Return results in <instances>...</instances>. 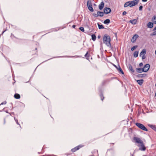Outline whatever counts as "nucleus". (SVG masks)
<instances>
[{
    "mask_svg": "<svg viewBox=\"0 0 156 156\" xmlns=\"http://www.w3.org/2000/svg\"><path fill=\"white\" fill-rule=\"evenodd\" d=\"M133 140L135 141V143L138 144L137 146L139 147V150L141 151H145L146 148L145 146L143 141L139 138L134 137Z\"/></svg>",
    "mask_w": 156,
    "mask_h": 156,
    "instance_id": "f257e3e1",
    "label": "nucleus"
},
{
    "mask_svg": "<svg viewBox=\"0 0 156 156\" xmlns=\"http://www.w3.org/2000/svg\"><path fill=\"white\" fill-rule=\"evenodd\" d=\"M103 41L104 43L107 46H111V39L110 37L107 34H105L103 37Z\"/></svg>",
    "mask_w": 156,
    "mask_h": 156,
    "instance_id": "f03ea898",
    "label": "nucleus"
},
{
    "mask_svg": "<svg viewBox=\"0 0 156 156\" xmlns=\"http://www.w3.org/2000/svg\"><path fill=\"white\" fill-rule=\"evenodd\" d=\"M136 125L139 128L144 131H147V129L142 124L139 123H136Z\"/></svg>",
    "mask_w": 156,
    "mask_h": 156,
    "instance_id": "7ed1b4c3",
    "label": "nucleus"
},
{
    "mask_svg": "<svg viewBox=\"0 0 156 156\" xmlns=\"http://www.w3.org/2000/svg\"><path fill=\"white\" fill-rule=\"evenodd\" d=\"M87 6L88 9L91 12L94 11L91 1L90 0H88L87 2Z\"/></svg>",
    "mask_w": 156,
    "mask_h": 156,
    "instance_id": "20e7f679",
    "label": "nucleus"
},
{
    "mask_svg": "<svg viewBox=\"0 0 156 156\" xmlns=\"http://www.w3.org/2000/svg\"><path fill=\"white\" fill-rule=\"evenodd\" d=\"M139 1V0H134L132 1H129L130 7H132L137 5Z\"/></svg>",
    "mask_w": 156,
    "mask_h": 156,
    "instance_id": "39448f33",
    "label": "nucleus"
},
{
    "mask_svg": "<svg viewBox=\"0 0 156 156\" xmlns=\"http://www.w3.org/2000/svg\"><path fill=\"white\" fill-rule=\"evenodd\" d=\"M146 52V50L144 49L142 50L140 53V57H142V59H144L146 58V56H145Z\"/></svg>",
    "mask_w": 156,
    "mask_h": 156,
    "instance_id": "423d86ee",
    "label": "nucleus"
},
{
    "mask_svg": "<svg viewBox=\"0 0 156 156\" xmlns=\"http://www.w3.org/2000/svg\"><path fill=\"white\" fill-rule=\"evenodd\" d=\"M150 65L148 64H146L144 66V67L143 69L144 70V72H147L149 69L150 68Z\"/></svg>",
    "mask_w": 156,
    "mask_h": 156,
    "instance_id": "0eeeda50",
    "label": "nucleus"
},
{
    "mask_svg": "<svg viewBox=\"0 0 156 156\" xmlns=\"http://www.w3.org/2000/svg\"><path fill=\"white\" fill-rule=\"evenodd\" d=\"M104 13L107 14L110 12L111 9L109 8L106 7L104 9Z\"/></svg>",
    "mask_w": 156,
    "mask_h": 156,
    "instance_id": "6e6552de",
    "label": "nucleus"
},
{
    "mask_svg": "<svg viewBox=\"0 0 156 156\" xmlns=\"http://www.w3.org/2000/svg\"><path fill=\"white\" fill-rule=\"evenodd\" d=\"M82 147V146L81 145H79L74 148H73L71 150V151L73 152H74L76 150H79L80 148Z\"/></svg>",
    "mask_w": 156,
    "mask_h": 156,
    "instance_id": "1a4fd4ad",
    "label": "nucleus"
},
{
    "mask_svg": "<svg viewBox=\"0 0 156 156\" xmlns=\"http://www.w3.org/2000/svg\"><path fill=\"white\" fill-rule=\"evenodd\" d=\"M138 37V35L135 34L131 39V41L133 43L135 42Z\"/></svg>",
    "mask_w": 156,
    "mask_h": 156,
    "instance_id": "9d476101",
    "label": "nucleus"
},
{
    "mask_svg": "<svg viewBox=\"0 0 156 156\" xmlns=\"http://www.w3.org/2000/svg\"><path fill=\"white\" fill-rule=\"evenodd\" d=\"M137 21V20L136 19L130 20H129V22L133 25L136 24V23Z\"/></svg>",
    "mask_w": 156,
    "mask_h": 156,
    "instance_id": "9b49d317",
    "label": "nucleus"
},
{
    "mask_svg": "<svg viewBox=\"0 0 156 156\" xmlns=\"http://www.w3.org/2000/svg\"><path fill=\"white\" fill-rule=\"evenodd\" d=\"M136 72L138 73H141L143 72H144V70L143 68H138L136 69Z\"/></svg>",
    "mask_w": 156,
    "mask_h": 156,
    "instance_id": "f8f14e48",
    "label": "nucleus"
},
{
    "mask_svg": "<svg viewBox=\"0 0 156 156\" xmlns=\"http://www.w3.org/2000/svg\"><path fill=\"white\" fill-rule=\"evenodd\" d=\"M104 3L103 2H101L100 4L99 5V9L101 10L103 8L104 6Z\"/></svg>",
    "mask_w": 156,
    "mask_h": 156,
    "instance_id": "ddd939ff",
    "label": "nucleus"
},
{
    "mask_svg": "<svg viewBox=\"0 0 156 156\" xmlns=\"http://www.w3.org/2000/svg\"><path fill=\"white\" fill-rule=\"evenodd\" d=\"M148 126L154 131H156V127L155 125L149 124Z\"/></svg>",
    "mask_w": 156,
    "mask_h": 156,
    "instance_id": "4468645a",
    "label": "nucleus"
},
{
    "mask_svg": "<svg viewBox=\"0 0 156 156\" xmlns=\"http://www.w3.org/2000/svg\"><path fill=\"white\" fill-rule=\"evenodd\" d=\"M147 26L148 28H152L153 27V24L151 22H149L147 23Z\"/></svg>",
    "mask_w": 156,
    "mask_h": 156,
    "instance_id": "2eb2a0df",
    "label": "nucleus"
},
{
    "mask_svg": "<svg viewBox=\"0 0 156 156\" xmlns=\"http://www.w3.org/2000/svg\"><path fill=\"white\" fill-rule=\"evenodd\" d=\"M98 16H103L104 14V12H102L98 11L97 12Z\"/></svg>",
    "mask_w": 156,
    "mask_h": 156,
    "instance_id": "dca6fc26",
    "label": "nucleus"
},
{
    "mask_svg": "<svg viewBox=\"0 0 156 156\" xmlns=\"http://www.w3.org/2000/svg\"><path fill=\"white\" fill-rule=\"evenodd\" d=\"M14 97L15 98L17 99H19L20 98V95L18 94H15L14 95Z\"/></svg>",
    "mask_w": 156,
    "mask_h": 156,
    "instance_id": "f3484780",
    "label": "nucleus"
},
{
    "mask_svg": "<svg viewBox=\"0 0 156 156\" xmlns=\"http://www.w3.org/2000/svg\"><path fill=\"white\" fill-rule=\"evenodd\" d=\"M128 6H130L129 1L126 2L124 5V7H126Z\"/></svg>",
    "mask_w": 156,
    "mask_h": 156,
    "instance_id": "a211bd4d",
    "label": "nucleus"
},
{
    "mask_svg": "<svg viewBox=\"0 0 156 156\" xmlns=\"http://www.w3.org/2000/svg\"><path fill=\"white\" fill-rule=\"evenodd\" d=\"M152 21L154 24H156V16H154L153 17Z\"/></svg>",
    "mask_w": 156,
    "mask_h": 156,
    "instance_id": "6ab92c4d",
    "label": "nucleus"
},
{
    "mask_svg": "<svg viewBox=\"0 0 156 156\" xmlns=\"http://www.w3.org/2000/svg\"><path fill=\"white\" fill-rule=\"evenodd\" d=\"M138 51H135L133 53V56L135 57H137L138 55Z\"/></svg>",
    "mask_w": 156,
    "mask_h": 156,
    "instance_id": "aec40b11",
    "label": "nucleus"
},
{
    "mask_svg": "<svg viewBox=\"0 0 156 156\" xmlns=\"http://www.w3.org/2000/svg\"><path fill=\"white\" fill-rule=\"evenodd\" d=\"M129 70L133 73H134V70L133 69L131 65H129Z\"/></svg>",
    "mask_w": 156,
    "mask_h": 156,
    "instance_id": "412c9836",
    "label": "nucleus"
},
{
    "mask_svg": "<svg viewBox=\"0 0 156 156\" xmlns=\"http://www.w3.org/2000/svg\"><path fill=\"white\" fill-rule=\"evenodd\" d=\"M137 82L138 84L141 85L143 83V80H137Z\"/></svg>",
    "mask_w": 156,
    "mask_h": 156,
    "instance_id": "4be33fe9",
    "label": "nucleus"
},
{
    "mask_svg": "<svg viewBox=\"0 0 156 156\" xmlns=\"http://www.w3.org/2000/svg\"><path fill=\"white\" fill-rule=\"evenodd\" d=\"M110 22V20L108 19H107L105 20L104 21V24H107L109 23Z\"/></svg>",
    "mask_w": 156,
    "mask_h": 156,
    "instance_id": "5701e85b",
    "label": "nucleus"
},
{
    "mask_svg": "<svg viewBox=\"0 0 156 156\" xmlns=\"http://www.w3.org/2000/svg\"><path fill=\"white\" fill-rule=\"evenodd\" d=\"M92 37V39L94 41H95V40L96 39V37L95 34H93L92 35H91Z\"/></svg>",
    "mask_w": 156,
    "mask_h": 156,
    "instance_id": "b1692460",
    "label": "nucleus"
},
{
    "mask_svg": "<svg viewBox=\"0 0 156 156\" xmlns=\"http://www.w3.org/2000/svg\"><path fill=\"white\" fill-rule=\"evenodd\" d=\"M98 28L99 29H104V28L102 25H100L99 23H98Z\"/></svg>",
    "mask_w": 156,
    "mask_h": 156,
    "instance_id": "393cba45",
    "label": "nucleus"
},
{
    "mask_svg": "<svg viewBox=\"0 0 156 156\" xmlns=\"http://www.w3.org/2000/svg\"><path fill=\"white\" fill-rule=\"evenodd\" d=\"M118 70L122 74H124L123 71L122 70V69L119 66V68L118 69Z\"/></svg>",
    "mask_w": 156,
    "mask_h": 156,
    "instance_id": "a878e982",
    "label": "nucleus"
},
{
    "mask_svg": "<svg viewBox=\"0 0 156 156\" xmlns=\"http://www.w3.org/2000/svg\"><path fill=\"white\" fill-rule=\"evenodd\" d=\"M137 47V46L136 45L133 46L131 48V51H133Z\"/></svg>",
    "mask_w": 156,
    "mask_h": 156,
    "instance_id": "bb28decb",
    "label": "nucleus"
},
{
    "mask_svg": "<svg viewBox=\"0 0 156 156\" xmlns=\"http://www.w3.org/2000/svg\"><path fill=\"white\" fill-rule=\"evenodd\" d=\"M151 36H155L156 35V31L154 32L152 34H151Z\"/></svg>",
    "mask_w": 156,
    "mask_h": 156,
    "instance_id": "cd10ccee",
    "label": "nucleus"
},
{
    "mask_svg": "<svg viewBox=\"0 0 156 156\" xmlns=\"http://www.w3.org/2000/svg\"><path fill=\"white\" fill-rule=\"evenodd\" d=\"M79 29L82 32H84V28L83 27H80L79 28Z\"/></svg>",
    "mask_w": 156,
    "mask_h": 156,
    "instance_id": "c85d7f7f",
    "label": "nucleus"
},
{
    "mask_svg": "<svg viewBox=\"0 0 156 156\" xmlns=\"http://www.w3.org/2000/svg\"><path fill=\"white\" fill-rule=\"evenodd\" d=\"M100 96L101 98V100L102 101L104 99V97H103V95L102 94H101L100 95Z\"/></svg>",
    "mask_w": 156,
    "mask_h": 156,
    "instance_id": "c756f323",
    "label": "nucleus"
},
{
    "mask_svg": "<svg viewBox=\"0 0 156 156\" xmlns=\"http://www.w3.org/2000/svg\"><path fill=\"white\" fill-rule=\"evenodd\" d=\"M6 102L5 101H4L2 103L0 104V105H5V104H6Z\"/></svg>",
    "mask_w": 156,
    "mask_h": 156,
    "instance_id": "7c9ffc66",
    "label": "nucleus"
},
{
    "mask_svg": "<svg viewBox=\"0 0 156 156\" xmlns=\"http://www.w3.org/2000/svg\"><path fill=\"white\" fill-rule=\"evenodd\" d=\"M143 8V6L142 5H141L139 7V10H142Z\"/></svg>",
    "mask_w": 156,
    "mask_h": 156,
    "instance_id": "2f4dec72",
    "label": "nucleus"
},
{
    "mask_svg": "<svg viewBox=\"0 0 156 156\" xmlns=\"http://www.w3.org/2000/svg\"><path fill=\"white\" fill-rule=\"evenodd\" d=\"M126 11H124L122 13V15H124L126 14Z\"/></svg>",
    "mask_w": 156,
    "mask_h": 156,
    "instance_id": "473e14b6",
    "label": "nucleus"
},
{
    "mask_svg": "<svg viewBox=\"0 0 156 156\" xmlns=\"http://www.w3.org/2000/svg\"><path fill=\"white\" fill-rule=\"evenodd\" d=\"M93 15L95 17H98V14L97 13V14H94Z\"/></svg>",
    "mask_w": 156,
    "mask_h": 156,
    "instance_id": "72a5a7b5",
    "label": "nucleus"
},
{
    "mask_svg": "<svg viewBox=\"0 0 156 156\" xmlns=\"http://www.w3.org/2000/svg\"><path fill=\"white\" fill-rule=\"evenodd\" d=\"M139 66H140V67H141V66H143V63H142V62L140 63L139 64Z\"/></svg>",
    "mask_w": 156,
    "mask_h": 156,
    "instance_id": "f704fd0d",
    "label": "nucleus"
},
{
    "mask_svg": "<svg viewBox=\"0 0 156 156\" xmlns=\"http://www.w3.org/2000/svg\"><path fill=\"white\" fill-rule=\"evenodd\" d=\"M88 52H87V53L85 54V56L86 57H89V56H87V55H88Z\"/></svg>",
    "mask_w": 156,
    "mask_h": 156,
    "instance_id": "c9c22d12",
    "label": "nucleus"
},
{
    "mask_svg": "<svg viewBox=\"0 0 156 156\" xmlns=\"http://www.w3.org/2000/svg\"><path fill=\"white\" fill-rule=\"evenodd\" d=\"M14 119H15V118H14ZM15 121H16V122L17 124H18V125H19V123H18V120H16V119H15Z\"/></svg>",
    "mask_w": 156,
    "mask_h": 156,
    "instance_id": "e433bc0d",
    "label": "nucleus"
},
{
    "mask_svg": "<svg viewBox=\"0 0 156 156\" xmlns=\"http://www.w3.org/2000/svg\"><path fill=\"white\" fill-rule=\"evenodd\" d=\"M147 0H142V1L144 2H147Z\"/></svg>",
    "mask_w": 156,
    "mask_h": 156,
    "instance_id": "4c0bfd02",
    "label": "nucleus"
},
{
    "mask_svg": "<svg viewBox=\"0 0 156 156\" xmlns=\"http://www.w3.org/2000/svg\"><path fill=\"white\" fill-rule=\"evenodd\" d=\"M75 27H76V26L75 25H73V26H72L73 27V28H75Z\"/></svg>",
    "mask_w": 156,
    "mask_h": 156,
    "instance_id": "58836bf2",
    "label": "nucleus"
},
{
    "mask_svg": "<svg viewBox=\"0 0 156 156\" xmlns=\"http://www.w3.org/2000/svg\"><path fill=\"white\" fill-rule=\"evenodd\" d=\"M156 30V26L153 29V30Z\"/></svg>",
    "mask_w": 156,
    "mask_h": 156,
    "instance_id": "ea45409f",
    "label": "nucleus"
},
{
    "mask_svg": "<svg viewBox=\"0 0 156 156\" xmlns=\"http://www.w3.org/2000/svg\"><path fill=\"white\" fill-rule=\"evenodd\" d=\"M5 31H3V32H2V34H3L5 32Z\"/></svg>",
    "mask_w": 156,
    "mask_h": 156,
    "instance_id": "a19ab883",
    "label": "nucleus"
},
{
    "mask_svg": "<svg viewBox=\"0 0 156 156\" xmlns=\"http://www.w3.org/2000/svg\"><path fill=\"white\" fill-rule=\"evenodd\" d=\"M155 54L156 55V50H155Z\"/></svg>",
    "mask_w": 156,
    "mask_h": 156,
    "instance_id": "79ce46f5",
    "label": "nucleus"
},
{
    "mask_svg": "<svg viewBox=\"0 0 156 156\" xmlns=\"http://www.w3.org/2000/svg\"><path fill=\"white\" fill-rule=\"evenodd\" d=\"M155 96L156 97V93H155Z\"/></svg>",
    "mask_w": 156,
    "mask_h": 156,
    "instance_id": "37998d69",
    "label": "nucleus"
},
{
    "mask_svg": "<svg viewBox=\"0 0 156 156\" xmlns=\"http://www.w3.org/2000/svg\"><path fill=\"white\" fill-rule=\"evenodd\" d=\"M98 38H99V36H98Z\"/></svg>",
    "mask_w": 156,
    "mask_h": 156,
    "instance_id": "c03bdc74",
    "label": "nucleus"
}]
</instances>
